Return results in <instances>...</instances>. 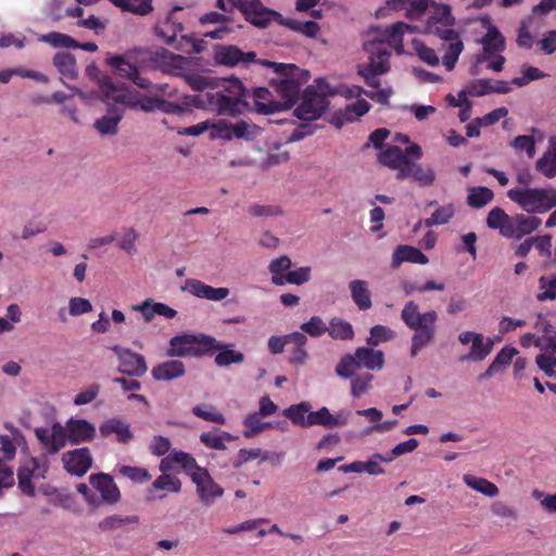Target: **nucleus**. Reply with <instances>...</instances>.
Instances as JSON below:
<instances>
[{"label": "nucleus", "mask_w": 556, "mask_h": 556, "mask_svg": "<svg viewBox=\"0 0 556 556\" xmlns=\"http://www.w3.org/2000/svg\"><path fill=\"white\" fill-rule=\"evenodd\" d=\"M412 30L410 25L397 22L384 29H375L372 40L364 43V50L368 53V62L357 65V74L368 87L375 89L365 91V94L372 101L384 105L389 104V99L393 93L392 88H380V76L387 74L391 68L389 48H392L397 54H402L404 52V34Z\"/></svg>", "instance_id": "1"}, {"label": "nucleus", "mask_w": 556, "mask_h": 556, "mask_svg": "<svg viewBox=\"0 0 556 556\" xmlns=\"http://www.w3.org/2000/svg\"><path fill=\"white\" fill-rule=\"evenodd\" d=\"M198 106H202L218 115L238 117L251 111L250 92L238 78L215 80L212 87L198 96Z\"/></svg>", "instance_id": "2"}, {"label": "nucleus", "mask_w": 556, "mask_h": 556, "mask_svg": "<svg viewBox=\"0 0 556 556\" xmlns=\"http://www.w3.org/2000/svg\"><path fill=\"white\" fill-rule=\"evenodd\" d=\"M35 435L47 452H59L68 441L81 444L91 441L96 435V427L86 419L71 418L65 427L53 422L51 427H37Z\"/></svg>", "instance_id": "3"}, {"label": "nucleus", "mask_w": 556, "mask_h": 556, "mask_svg": "<svg viewBox=\"0 0 556 556\" xmlns=\"http://www.w3.org/2000/svg\"><path fill=\"white\" fill-rule=\"evenodd\" d=\"M262 65L273 68L274 73L278 75V78H273L270 84L280 98L278 101L282 105V111L291 109L299 100L302 87L309 80V72L291 63H277L268 60H264Z\"/></svg>", "instance_id": "4"}, {"label": "nucleus", "mask_w": 556, "mask_h": 556, "mask_svg": "<svg viewBox=\"0 0 556 556\" xmlns=\"http://www.w3.org/2000/svg\"><path fill=\"white\" fill-rule=\"evenodd\" d=\"M401 319L407 328L414 331L410 355L415 357L424 348L433 342L437 333L438 314L435 311L420 313L418 304L408 301L401 312Z\"/></svg>", "instance_id": "5"}, {"label": "nucleus", "mask_w": 556, "mask_h": 556, "mask_svg": "<svg viewBox=\"0 0 556 556\" xmlns=\"http://www.w3.org/2000/svg\"><path fill=\"white\" fill-rule=\"evenodd\" d=\"M507 197L528 214H544L556 207V188H513Z\"/></svg>", "instance_id": "6"}, {"label": "nucleus", "mask_w": 556, "mask_h": 556, "mask_svg": "<svg viewBox=\"0 0 556 556\" xmlns=\"http://www.w3.org/2000/svg\"><path fill=\"white\" fill-rule=\"evenodd\" d=\"M384 365L382 351L370 348H357L354 354H345L336 366V374L343 379L354 376L357 369L380 370Z\"/></svg>", "instance_id": "7"}, {"label": "nucleus", "mask_w": 556, "mask_h": 556, "mask_svg": "<svg viewBox=\"0 0 556 556\" xmlns=\"http://www.w3.org/2000/svg\"><path fill=\"white\" fill-rule=\"evenodd\" d=\"M218 348L220 346L217 344V340L212 336L180 334L170 339L166 354L169 357H201Z\"/></svg>", "instance_id": "8"}, {"label": "nucleus", "mask_w": 556, "mask_h": 556, "mask_svg": "<svg viewBox=\"0 0 556 556\" xmlns=\"http://www.w3.org/2000/svg\"><path fill=\"white\" fill-rule=\"evenodd\" d=\"M190 479L195 484V493L199 502L204 507H211L216 500L224 495V489L217 484L207 469L200 467H189Z\"/></svg>", "instance_id": "9"}, {"label": "nucleus", "mask_w": 556, "mask_h": 556, "mask_svg": "<svg viewBox=\"0 0 556 556\" xmlns=\"http://www.w3.org/2000/svg\"><path fill=\"white\" fill-rule=\"evenodd\" d=\"M48 469V460L46 454H39L24 462L17 471V480L20 490L28 495H35V488L31 483L33 479H43Z\"/></svg>", "instance_id": "10"}, {"label": "nucleus", "mask_w": 556, "mask_h": 556, "mask_svg": "<svg viewBox=\"0 0 556 556\" xmlns=\"http://www.w3.org/2000/svg\"><path fill=\"white\" fill-rule=\"evenodd\" d=\"M327 106L326 96L323 92H317L313 86H308L303 91L302 102L295 109L294 114L303 121H315L321 116Z\"/></svg>", "instance_id": "11"}, {"label": "nucleus", "mask_w": 556, "mask_h": 556, "mask_svg": "<svg viewBox=\"0 0 556 556\" xmlns=\"http://www.w3.org/2000/svg\"><path fill=\"white\" fill-rule=\"evenodd\" d=\"M99 90L103 102L108 105L123 104L130 109L138 108L139 96L130 90L116 86L108 75L99 81Z\"/></svg>", "instance_id": "12"}, {"label": "nucleus", "mask_w": 556, "mask_h": 556, "mask_svg": "<svg viewBox=\"0 0 556 556\" xmlns=\"http://www.w3.org/2000/svg\"><path fill=\"white\" fill-rule=\"evenodd\" d=\"M409 156L419 160L422 156L421 147L417 143H412L403 151L397 146H389L379 154V162L401 173L407 165Z\"/></svg>", "instance_id": "13"}, {"label": "nucleus", "mask_w": 556, "mask_h": 556, "mask_svg": "<svg viewBox=\"0 0 556 556\" xmlns=\"http://www.w3.org/2000/svg\"><path fill=\"white\" fill-rule=\"evenodd\" d=\"M240 13L244 20L256 28H267L271 22L281 18V14L273 9L263 4L261 0H247L240 7Z\"/></svg>", "instance_id": "14"}, {"label": "nucleus", "mask_w": 556, "mask_h": 556, "mask_svg": "<svg viewBox=\"0 0 556 556\" xmlns=\"http://www.w3.org/2000/svg\"><path fill=\"white\" fill-rule=\"evenodd\" d=\"M214 60L217 64L233 67L238 64L249 65L257 63L262 65L264 60H258L255 52H243L233 45H218L214 50Z\"/></svg>", "instance_id": "15"}, {"label": "nucleus", "mask_w": 556, "mask_h": 556, "mask_svg": "<svg viewBox=\"0 0 556 556\" xmlns=\"http://www.w3.org/2000/svg\"><path fill=\"white\" fill-rule=\"evenodd\" d=\"M111 350L118 358V371L128 376L141 377L147 370L148 366L144 357L129 349L122 348L121 345H113Z\"/></svg>", "instance_id": "16"}, {"label": "nucleus", "mask_w": 556, "mask_h": 556, "mask_svg": "<svg viewBox=\"0 0 556 556\" xmlns=\"http://www.w3.org/2000/svg\"><path fill=\"white\" fill-rule=\"evenodd\" d=\"M251 102V111L254 110L260 114H274L277 112H282V105L269 91V89L265 87H256L253 89L252 93H250Z\"/></svg>", "instance_id": "17"}, {"label": "nucleus", "mask_w": 556, "mask_h": 556, "mask_svg": "<svg viewBox=\"0 0 556 556\" xmlns=\"http://www.w3.org/2000/svg\"><path fill=\"white\" fill-rule=\"evenodd\" d=\"M89 482L99 491L104 503L112 505L121 500V491L110 475L103 472L91 475Z\"/></svg>", "instance_id": "18"}, {"label": "nucleus", "mask_w": 556, "mask_h": 556, "mask_svg": "<svg viewBox=\"0 0 556 556\" xmlns=\"http://www.w3.org/2000/svg\"><path fill=\"white\" fill-rule=\"evenodd\" d=\"M184 290L192 295L210 301H222L229 295V289L225 287L214 288L198 279H187Z\"/></svg>", "instance_id": "19"}, {"label": "nucleus", "mask_w": 556, "mask_h": 556, "mask_svg": "<svg viewBox=\"0 0 556 556\" xmlns=\"http://www.w3.org/2000/svg\"><path fill=\"white\" fill-rule=\"evenodd\" d=\"M542 220L536 216L525 215L522 213L511 216V224L509 228L508 239L520 240L525 236L531 235L535 231Z\"/></svg>", "instance_id": "20"}, {"label": "nucleus", "mask_w": 556, "mask_h": 556, "mask_svg": "<svg viewBox=\"0 0 556 556\" xmlns=\"http://www.w3.org/2000/svg\"><path fill=\"white\" fill-rule=\"evenodd\" d=\"M396 178L400 180L413 179L421 187H429L435 181V173L430 167L425 168L419 163L409 160L405 168L396 174Z\"/></svg>", "instance_id": "21"}, {"label": "nucleus", "mask_w": 556, "mask_h": 556, "mask_svg": "<svg viewBox=\"0 0 556 556\" xmlns=\"http://www.w3.org/2000/svg\"><path fill=\"white\" fill-rule=\"evenodd\" d=\"M350 414L346 412H339L332 415L327 407H321L316 412L308 415L307 424L312 426H323L325 428H334L348 424Z\"/></svg>", "instance_id": "22"}, {"label": "nucleus", "mask_w": 556, "mask_h": 556, "mask_svg": "<svg viewBox=\"0 0 556 556\" xmlns=\"http://www.w3.org/2000/svg\"><path fill=\"white\" fill-rule=\"evenodd\" d=\"M483 47V55L478 58V62H483L488 56L501 53L506 48V40L497 27L491 25L481 41Z\"/></svg>", "instance_id": "23"}, {"label": "nucleus", "mask_w": 556, "mask_h": 556, "mask_svg": "<svg viewBox=\"0 0 556 556\" xmlns=\"http://www.w3.org/2000/svg\"><path fill=\"white\" fill-rule=\"evenodd\" d=\"M496 340L501 338L484 337L482 333H477L471 341V348L467 355H464L462 361L481 362L485 359L492 352Z\"/></svg>", "instance_id": "24"}, {"label": "nucleus", "mask_w": 556, "mask_h": 556, "mask_svg": "<svg viewBox=\"0 0 556 556\" xmlns=\"http://www.w3.org/2000/svg\"><path fill=\"white\" fill-rule=\"evenodd\" d=\"M405 262L425 265L429 260L419 249L400 244L392 254L391 266L392 268H399Z\"/></svg>", "instance_id": "25"}, {"label": "nucleus", "mask_w": 556, "mask_h": 556, "mask_svg": "<svg viewBox=\"0 0 556 556\" xmlns=\"http://www.w3.org/2000/svg\"><path fill=\"white\" fill-rule=\"evenodd\" d=\"M197 466L198 464L195 459L191 457V454H172L161 460L160 470L163 473L182 471L190 476L189 467L191 468Z\"/></svg>", "instance_id": "26"}, {"label": "nucleus", "mask_w": 556, "mask_h": 556, "mask_svg": "<svg viewBox=\"0 0 556 556\" xmlns=\"http://www.w3.org/2000/svg\"><path fill=\"white\" fill-rule=\"evenodd\" d=\"M4 428L9 434H0V452L13 453L16 450L27 452V443L22 432L12 424H5Z\"/></svg>", "instance_id": "27"}, {"label": "nucleus", "mask_w": 556, "mask_h": 556, "mask_svg": "<svg viewBox=\"0 0 556 556\" xmlns=\"http://www.w3.org/2000/svg\"><path fill=\"white\" fill-rule=\"evenodd\" d=\"M122 118L123 111L115 105H109L108 114L94 122V128L102 136L115 135Z\"/></svg>", "instance_id": "28"}, {"label": "nucleus", "mask_w": 556, "mask_h": 556, "mask_svg": "<svg viewBox=\"0 0 556 556\" xmlns=\"http://www.w3.org/2000/svg\"><path fill=\"white\" fill-rule=\"evenodd\" d=\"M185 372V364L181 361H166L151 370L153 379L157 381H169L182 377Z\"/></svg>", "instance_id": "29"}, {"label": "nucleus", "mask_w": 556, "mask_h": 556, "mask_svg": "<svg viewBox=\"0 0 556 556\" xmlns=\"http://www.w3.org/2000/svg\"><path fill=\"white\" fill-rule=\"evenodd\" d=\"M62 463L68 473L81 477L92 466V458L90 454H63Z\"/></svg>", "instance_id": "30"}, {"label": "nucleus", "mask_w": 556, "mask_h": 556, "mask_svg": "<svg viewBox=\"0 0 556 556\" xmlns=\"http://www.w3.org/2000/svg\"><path fill=\"white\" fill-rule=\"evenodd\" d=\"M548 149L536 161L535 169L546 178L556 176V137L549 138Z\"/></svg>", "instance_id": "31"}, {"label": "nucleus", "mask_w": 556, "mask_h": 556, "mask_svg": "<svg viewBox=\"0 0 556 556\" xmlns=\"http://www.w3.org/2000/svg\"><path fill=\"white\" fill-rule=\"evenodd\" d=\"M351 296L355 305L361 311H366L371 307V294L368 289V282L361 279L352 280L349 285Z\"/></svg>", "instance_id": "32"}, {"label": "nucleus", "mask_w": 556, "mask_h": 556, "mask_svg": "<svg viewBox=\"0 0 556 556\" xmlns=\"http://www.w3.org/2000/svg\"><path fill=\"white\" fill-rule=\"evenodd\" d=\"M511 224V216L508 215L502 207H493L486 216V226L490 229L498 230L501 236L508 238L509 228Z\"/></svg>", "instance_id": "33"}, {"label": "nucleus", "mask_w": 556, "mask_h": 556, "mask_svg": "<svg viewBox=\"0 0 556 556\" xmlns=\"http://www.w3.org/2000/svg\"><path fill=\"white\" fill-rule=\"evenodd\" d=\"M131 52L125 55H111L106 59L109 66L114 68L118 76L130 79L136 76L138 67L130 62Z\"/></svg>", "instance_id": "34"}, {"label": "nucleus", "mask_w": 556, "mask_h": 556, "mask_svg": "<svg viewBox=\"0 0 556 556\" xmlns=\"http://www.w3.org/2000/svg\"><path fill=\"white\" fill-rule=\"evenodd\" d=\"M100 433L103 437L116 434V440L122 443L128 442L132 438L129 426L118 419H110L100 426Z\"/></svg>", "instance_id": "35"}, {"label": "nucleus", "mask_w": 556, "mask_h": 556, "mask_svg": "<svg viewBox=\"0 0 556 556\" xmlns=\"http://www.w3.org/2000/svg\"><path fill=\"white\" fill-rule=\"evenodd\" d=\"M291 258L287 255L270 261L268 270L271 274V283L275 286L286 285V274L291 271Z\"/></svg>", "instance_id": "36"}, {"label": "nucleus", "mask_w": 556, "mask_h": 556, "mask_svg": "<svg viewBox=\"0 0 556 556\" xmlns=\"http://www.w3.org/2000/svg\"><path fill=\"white\" fill-rule=\"evenodd\" d=\"M538 324H540L545 336L535 340V346L556 354V328L548 320L544 319L542 315L539 316Z\"/></svg>", "instance_id": "37"}, {"label": "nucleus", "mask_w": 556, "mask_h": 556, "mask_svg": "<svg viewBox=\"0 0 556 556\" xmlns=\"http://www.w3.org/2000/svg\"><path fill=\"white\" fill-rule=\"evenodd\" d=\"M184 30V26L179 22H175L172 17H167L162 24L155 27L156 36L167 45H174L179 34Z\"/></svg>", "instance_id": "38"}, {"label": "nucleus", "mask_w": 556, "mask_h": 556, "mask_svg": "<svg viewBox=\"0 0 556 556\" xmlns=\"http://www.w3.org/2000/svg\"><path fill=\"white\" fill-rule=\"evenodd\" d=\"M444 42H447V47L445 50V53L442 58L443 65L445 66L446 71H453L460 53L464 50V42L460 39L459 33L456 34V37L453 39H446Z\"/></svg>", "instance_id": "39"}, {"label": "nucleus", "mask_w": 556, "mask_h": 556, "mask_svg": "<svg viewBox=\"0 0 556 556\" xmlns=\"http://www.w3.org/2000/svg\"><path fill=\"white\" fill-rule=\"evenodd\" d=\"M53 65L59 73L68 78L74 79L77 76V67L75 58L68 52H59L53 56Z\"/></svg>", "instance_id": "40"}, {"label": "nucleus", "mask_w": 556, "mask_h": 556, "mask_svg": "<svg viewBox=\"0 0 556 556\" xmlns=\"http://www.w3.org/2000/svg\"><path fill=\"white\" fill-rule=\"evenodd\" d=\"M217 344L220 346L218 349H213V351H218L215 356V364L219 367L229 366L231 364H241L244 361V354L229 349V345H226L219 341Z\"/></svg>", "instance_id": "41"}, {"label": "nucleus", "mask_w": 556, "mask_h": 556, "mask_svg": "<svg viewBox=\"0 0 556 556\" xmlns=\"http://www.w3.org/2000/svg\"><path fill=\"white\" fill-rule=\"evenodd\" d=\"M311 405L307 402L291 405L283 410V415L289 418L294 425L307 428L311 424H307L308 415L311 414Z\"/></svg>", "instance_id": "42"}, {"label": "nucleus", "mask_w": 556, "mask_h": 556, "mask_svg": "<svg viewBox=\"0 0 556 556\" xmlns=\"http://www.w3.org/2000/svg\"><path fill=\"white\" fill-rule=\"evenodd\" d=\"M327 332L334 340L348 341L354 338V330L352 325L340 317H333L329 321Z\"/></svg>", "instance_id": "43"}, {"label": "nucleus", "mask_w": 556, "mask_h": 556, "mask_svg": "<svg viewBox=\"0 0 556 556\" xmlns=\"http://www.w3.org/2000/svg\"><path fill=\"white\" fill-rule=\"evenodd\" d=\"M38 40L40 42L48 43L53 48L77 49L79 46V42L73 37L59 31H51L41 35Z\"/></svg>", "instance_id": "44"}, {"label": "nucleus", "mask_w": 556, "mask_h": 556, "mask_svg": "<svg viewBox=\"0 0 556 556\" xmlns=\"http://www.w3.org/2000/svg\"><path fill=\"white\" fill-rule=\"evenodd\" d=\"M494 193L488 187H472L467 195V203L473 208H481L490 203Z\"/></svg>", "instance_id": "45"}, {"label": "nucleus", "mask_w": 556, "mask_h": 556, "mask_svg": "<svg viewBox=\"0 0 556 556\" xmlns=\"http://www.w3.org/2000/svg\"><path fill=\"white\" fill-rule=\"evenodd\" d=\"M231 139H243L245 141L254 140L260 134V128L255 124H249L245 121L230 123Z\"/></svg>", "instance_id": "46"}, {"label": "nucleus", "mask_w": 556, "mask_h": 556, "mask_svg": "<svg viewBox=\"0 0 556 556\" xmlns=\"http://www.w3.org/2000/svg\"><path fill=\"white\" fill-rule=\"evenodd\" d=\"M369 110L370 104L364 99H358L354 103L348 104L341 113L342 121L337 124V127H341L343 122H353L357 119L365 115Z\"/></svg>", "instance_id": "47"}, {"label": "nucleus", "mask_w": 556, "mask_h": 556, "mask_svg": "<svg viewBox=\"0 0 556 556\" xmlns=\"http://www.w3.org/2000/svg\"><path fill=\"white\" fill-rule=\"evenodd\" d=\"M443 22L445 25H455V17L452 14V9L448 4L431 3V14L427 24H440Z\"/></svg>", "instance_id": "48"}, {"label": "nucleus", "mask_w": 556, "mask_h": 556, "mask_svg": "<svg viewBox=\"0 0 556 556\" xmlns=\"http://www.w3.org/2000/svg\"><path fill=\"white\" fill-rule=\"evenodd\" d=\"M464 482L469 488H471L475 491L480 492V493H482L484 495L493 497V496H496L498 494L497 486L494 483L488 481L486 479L475 477V476H470V475H465L464 476Z\"/></svg>", "instance_id": "49"}, {"label": "nucleus", "mask_w": 556, "mask_h": 556, "mask_svg": "<svg viewBox=\"0 0 556 556\" xmlns=\"http://www.w3.org/2000/svg\"><path fill=\"white\" fill-rule=\"evenodd\" d=\"M540 292L536 300L540 302L556 300V274L551 276H541L539 279Z\"/></svg>", "instance_id": "50"}, {"label": "nucleus", "mask_w": 556, "mask_h": 556, "mask_svg": "<svg viewBox=\"0 0 556 556\" xmlns=\"http://www.w3.org/2000/svg\"><path fill=\"white\" fill-rule=\"evenodd\" d=\"M455 215V207L453 204H446L439 206L429 218H426L422 223L427 227L445 225Z\"/></svg>", "instance_id": "51"}, {"label": "nucleus", "mask_w": 556, "mask_h": 556, "mask_svg": "<svg viewBox=\"0 0 556 556\" xmlns=\"http://www.w3.org/2000/svg\"><path fill=\"white\" fill-rule=\"evenodd\" d=\"M351 379V394L353 397L358 399L366 392L371 389V382L374 380V375L369 372H364L361 375H355L350 378Z\"/></svg>", "instance_id": "52"}, {"label": "nucleus", "mask_w": 556, "mask_h": 556, "mask_svg": "<svg viewBox=\"0 0 556 556\" xmlns=\"http://www.w3.org/2000/svg\"><path fill=\"white\" fill-rule=\"evenodd\" d=\"M201 441L207 448L212 450H225V441L232 440V437L227 432L218 430L203 432L200 437Z\"/></svg>", "instance_id": "53"}, {"label": "nucleus", "mask_w": 556, "mask_h": 556, "mask_svg": "<svg viewBox=\"0 0 556 556\" xmlns=\"http://www.w3.org/2000/svg\"><path fill=\"white\" fill-rule=\"evenodd\" d=\"M153 490L179 493L181 490V481L173 473L162 472V475L153 481L150 493H152Z\"/></svg>", "instance_id": "54"}, {"label": "nucleus", "mask_w": 556, "mask_h": 556, "mask_svg": "<svg viewBox=\"0 0 556 556\" xmlns=\"http://www.w3.org/2000/svg\"><path fill=\"white\" fill-rule=\"evenodd\" d=\"M401 289L403 290L405 295H412L415 292H427V291H443L445 289V285L443 282H435L433 280H428L422 286H417L415 282L409 280L401 281Z\"/></svg>", "instance_id": "55"}, {"label": "nucleus", "mask_w": 556, "mask_h": 556, "mask_svg": "<svg viewBox=\"0 0 556 556\" xmlns=\"http://www.w3.org/2000/svg\"><path fill=\"white\" fill-rule=\"evenodd\" d=\"M532 22H533V17L532 16H528L527 18H523L521 22H520V25L518 27V34H517V39H516V42H517V46L519 48H523V49H531L534 45V37L533 35L530 33V27L532 25Z\"/></svg>", "instance_id": "56"}, {"label": "nucleus", "mask_w": 556, "mask_h": 556, "mask_svg": "<svg viewBox=\"0 0 556 556\" xmlns=\"http://www.w3.org/2000/svg\"><path fill=\"white\" fill-rule=\"evenodd\" d=\"M370 336L367 338L369 346H377L382 342H388L394 339L395 332L387 326L376 325L370 328Z\"/></svg>", "instance_id": "57"}, {"label": "nucleus", "mask_w": 556, "mask_h": 556, "mask_svg": "<svg viewBox=\"0 0 556 556\" xmlns=\"http://www.w3.org/2000/svg\"><path fill=\"white\" fill-rule=\"evenodd\" d=\"M425 33L435 36L443 41L446 39H453L456 37V34H458V31L454 29V25H445L443 22L440 24H426Z\"/></svg>", "instance_id": "58"}, {"label": "nucleus", "mask_w": 556, "mask_h": 556, "mask_svg": "<svg viewBox=\"0 0 556 556\" xmlns=\"http://www.w3.org/2000/svg\"><path fill=\"white\" fill-rule=\"evenodd\" d=\"M192 413L194 416L202 418L206 421H212L216 424H224L225 417L222 413H219L212 405H198L192 408Z\"/></svg>", "instance_id": "59"}, {"label": "nucleus", "mask_w": 556, "mask_h": 556, "mask_svg": "<svg viewBox=\"0 0 556 556\" xmlns=\"http://www.w3.org/2000/svg\"><path fill=\"white\" fill-rule=\"evenodd\" d=\"M243 434L247 438H251L256 433L262 432L269 424L264 422L261 419V415L257 413L249 415L243 421Z\"/></svg>", "instance_id": "60"}, {"label": "nucleus", "mask_w": 556, "mask_h": 556, "mask_svg": "<svg viewBox=\"0 0 556 556\" xmlns=\"http://www.w3.org/2000/svg\"><path fill=\"white\" fill-rule=\"evenodd\" d=\"M546 76L547 74L542 72L538 67L525 66L522 70V76L513 78L511 84L518 87H523L528 85L530 81L543 79Z\"/></svg>", "instance_id": "61"}, {"label": "nucleus", "mask_w": 556, "mask_h": 556, "mask_svg": "<svg viewBox=\"0 0 556 556\" xmlns=\"http://www.w3.org/2000/svg\"><path fill=\"white\" fill-rule=\"evenodd\" d=\"M464 91H466V97L468 94L472 97H482L493 93V84L489 79H476L472 80Z\"/></svg>", "instance_id": "62"}, {"label": "nucleus", "mask_w": 556, "mask_h": 556, "mask_svg": "<svg viewBox=\"0 0 556 556\" xmlns=\"http://www.w3.org/2000/svg\"><path fill=\"white\" fill-rule=\"evenodd\" d=\"M119 473L136 483H144L151 479V475L144 468L121 466L118 469Z\"/></svg>", "instance_id": "63"}, {"label": "nucleus", "mask_w": 556, "mask_h": 556, "mask_svg": "<svg viewBox=\"0 0 556 556\" xmlns=\"http://www.w3.org/2000/svg\"><path fill=\"white\" fill-rule=\"evenodd\" d=\"M517 354H518V350L516 348L504 346L496 354L495 358L493 359V362L491 364L494 365L497 368V370L500 371V370L508 367Z\"/></svg>", "instance_id": "64"}]
</instances>
